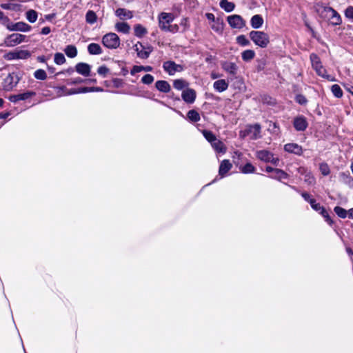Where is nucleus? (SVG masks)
<instances>
[{
  "label": "nucleus",
  "instance_id": "20",
  "mask_svg": "<svg viewBox=\"0 0 353 353\" xmlns=\"http://www.w3.org/2000/svg\"><path fill=\"white\" fill-rule=\"evenodd\" d=\"M213 88L217 92H222L228 89V83L225 79H219L214 83Z\"/></svg>",
  "mask_w": 353,
  "mask_h": 353
},
{
  "label": "nucleus",
  "instance_id": "53",
  "mask_svg": "<svg viewBox=\"0 0 353 353\" xmlns=\"http://www.w3.org/2000/svg\"><path fill=\"white\" fill-rule=\"evenodd\" d=\"M296 100L299 103L302 104V105L305 104L307 102L305 97L303 95L296 96Z\"/></svg>",
  "mask_w": 353,
  "mask_h": 353
},
{
  "label": "nucleus",
  "instance_id": "14",
  "mask_svg": "<svg viewBox=\"0 0 353 353\" xmlns=\"http://www.w3.org/2000/svg\"><path fill=\"white\" fill-rule=\"evenodd\" d=\"M309 203L311 205V207L316 211L319 212L322 216L325 219V221L331 225L332 223V221L330 219L328 213L326 212L325 208L320 205L319 203H317L315 199H310Z\"/></svg>",
  "mask_w": 353,
  "mask_h": 353
},
{
  "label": "nucleus",
  "instance_id": "44",
  "mask_svg": "<svg viewBox=\"0 0 353 353\" xmlns=\"http://www.w3.org/2000/svg\"><path fill=\"white\" fill-rule=\"evenodd\" d=\"M34 77L37 79L44 80L47 77V74L43 70H37L34 72Z\"/></svg>",
  "mask_w": 353,
  "mask_h": 353
},
{
  "label": "nucleus",
  "instance_id": "9",
  "mask_svg": "<svg viewBox=\"0 0 353 353\" xmlns=\"http://www.w3.org/2000/svg\"><path fill=\"white\" fill-rule=\"evenodd\" d=\"M163 68L170 75H174L176 72H180L183 70V65L176 64L172 61H165L163 65Z\"/></svg>",
  "mask_w": 353,
  "mask_h": 353
},
{
  "label": "nucleus",
  "instance_id": "27",
  "mask_svg": "<svg viewBox=\"0 0 353 353\" xmlns=\"http://www.w3.org/2000/svg\"><path fill=\"white\" fill-rule=\"evenodd\" d=\"M115 29L119 32L128 34L130 30V26L125 22H119L115 24Z\"/></svg>",
  "mask_w": 353,
  "mask_h": 353
},
{
  "label": "nucleus",
  "instance_id": "63",
  "mask_svg": "<svg viewBox=\"0 0 353 353\" xmlns=\"http://www.w3.org/2000/svg\"><path fill=\"white\" fill-rule=\"evenodd\" d=\"M348 215L350 218L353 219V208L348 210Z\"/></svg>",
  "mask_w": 353,
  "mask_h": 353
},
{
  "label": "nucleus",
  "instance_id": "10",
  "mask_svg": "<svg viewBox=\"0 0 353 353\" xmlns=\"http://www.w3.org/2000/svg\"><path fill=\"white\" fill-rule=\"evenodd\" d=\"M228 22L232 28L241 29L245 26V21L238 14L229 16Z\"/></svg>",
  "mask_w": 353,
  "mask_h": 353
},
{
  "label": "nucleus",
  "instance_id": "25",
  "mask_svg": "<svg viewBox=\"0 0 353 353\" xmlns=\"http://www.w3.org/2000/svg\"><path fill=\"white\" fill-rule=\"evenodd\" d=\"M257 157L261 161L269 162L273 161V155L267 150H261L257 152Z\"/></svg>",
  "mask_w": 353,
  "mask_h": 353
},
{
  "label": "nucleus",
  "instance_id": "59",
  "mask_svg": "<svg viewBox=\"0 0 353 353\" xmlns=\"http://www.w3.org/2000/svg\"><path fill=\"white\" fill-rule=\"evenodd\" d=\"M207 16V18L209 19V20H212L214 21V16L213 14H211V13H208L206 14Z\"/></svg>",
  "mask_w": 353,
  "mask_h": 353
},
{
  "label": "nucleus",
  "instance_id": "6",
  "mask_svg": "<svg viewBox=\"0 0 353 353\" xmlns=\"http://www.w3.org/2000/svg\"><path fill=\"white\" fill-rule=\"evenodd\" d=\"M174 19V16L173 14L161 12L158 17L159 28L162 30L165 31L168 26L170 25V23L173 21Z\"/></svg>",
  "mask_w": 353,
  "mask_h": 353
},
{
  "label": "nucleus",
  "instance_id": "17",
  "mask_svg": "<svg viewBox=\"0 0 353 353\" xmlns=\"http://www.w3.org/2000/svg\"><path fill=\"white\" fill-rule=\"evenodd\" d=\"M115 14L121 20L130 19L133 17L132 12L125 8H118L115 11Z\"/></svg>",
  "mask_w": 353,
  "mask_h": 353
},
{
  "label": "nucleus",
  "instance_id": "19",
  "mask_svg": "<svg viewBox=\"0 0 353 353\" xmlns=\"http://www.w3.org/2000/svg\"><path fill=\"white\" fill-rule=\"evenodd\" d=\"M284 149L285 151L291 153H294L296 154H301L302 148L300 145L296 143H288L284 146Z\"/></svg>",
  "mask_w": 353,
  "mask_h": 353
},
{
  "label": "nucleus",
  "instance_id": "58",
  "mask_svg": "<svg viewBox=\"0 0 353 353\" xmlns=\"http://www.w3.org/2000/svg\"><path fill=\"white\" fill-rule=\"evenodd\" d=\"M302 196L305 199V200H306V201H308V202H309V200H310V199H312L310 198V194H307V193H306V192H303V193L302 194Z\"/></svg>",
  "mask_w": 353,
  "mask_h": 353
},
{
  "label": "nucleus",
  "instance_id": "50",
  "mask_svg": "<svg viewBox=\"0 0 353 353\" xmlns=\"http://www.w3.org/2000/svg\"><path fill=\"white\" fill-rule=\"evenodd\" d=\"M93 90H94V88H83L79 89L78 90H71L69 92V94H77V93H81V92H90V91H93Z\"/></svg>",
  "mask_w": 353,
  "mask_h": 353
},
{
  "label": "nucleus",
  "instance_id": "32",
  "mask_svg": "<svg viewBox=\"0 0 353 353\" xmlns=\"http://www.w3.org/2000/svg\"><path fill=\"white\" fill-rule=\"evenodd\" d=\"M64 51L66 55L70 58H74L77 54V48L72 45L66 46Z\"/></svg>",
  "mask_w": 353,
  "mask_h": 353
},
{
  "label": "nucleus",
  "instance_id": "36",
  "mask_svg": "<svg viewBox=\"0 0 353 353\" xmlns=\"http://www.w3.org/2000/svg\"><path fill=\"white\" fill-rule=\"evenodd\" d=\"M188 117L190 121L194 122H196L200 120L199 114L194 110H191L188 112Z\"/></svg>",
  "mask_w": 353,
  "mask_h": 353
},
{
  "label": "nucleus",
  "instance_id": "55",
  "mask_svg": "<svg viewBox=\"0 0 353 353\" xmlns=\"http://www.w3.org/2000/svg\"><path fill=\"white\" fill-rule=\"evenodd\" d=\"M212 28L216 32H221L223 27L221 23H217L216 26H212Z\"/></svg>",
  "mask_w": 353,
  "mask_h": 353
},
{
  "label": "nucleus",
  "instance_id": "43",
  "mask_svg": "<svg viewBox=\"0 0 353 353\" xmlns=\"http://www.w3.org/2000/svg\"><path fill=\"white\" fill-rule=\"evenodd\" d=\"M203 134L204 136V137L212 144V142H214L216 138L215 137V135L210 132V131H208V130H203Z\"/></svg>",
  "mask_w": 353,
  "mask_h": 353
},
{
  "label": "nucleus",
  "instance_id": "47",
  "mask_svg": "<svg viewBox=\"0 0 353 353\" xmlns=\"http://www.w3.org/2000/svg\"><path fill=\"white\" fill-rule=\"evenodd\" d=\"M319 170L321 174L324 176H327L330 174V168L326 163H321L319 166Z\"/></svg>",
  "mask_w": 353,
  "mask_h": 353
},
{
  "label": "nucleus",
  "instance_id": "38",
  "mask_svg": "<svg viewBox=\"0 0 353 353\" xmlns=\"http://www.w3.org/2000/svg\"><path fill=\"white\" fill-rule=\"evenodd\" d=\"M334 211L339 217L343 219L345 218L348 214V211L339 206L335 207Z\"/></svg>",
  "mask_w": 353,
  "mask_h": 353
},
{
  "label": "nucleus",
  "instance_id": "5",
  "mask_svg": "<svg viewBox=\"0 0 353 353\" xmlns=\"http://www.w3.org/2000/svg\"><path fill=\"white\" fill-rule=\"evenodd\" d=\"M30 57V52L26 50H14L4 55V59L8 61L14 59H26Z\"/></svg>",
  "mask_w": 353,
  "mask_h": 353
},
{
  "label": "nucleus",
  "instance_id": "45",
  "mask_svg": "<svg viewBox=\"0 0 353 353\" xmlns=\"http://www.w3.org/2000/svg\"><path fill=\"white\" fill-rule=\"evenodd\" d=\"M241 170L243 173H252L254 172V168L251 163H247L243 167L241 168Z\"/></svg>",
  "mask_w": 353,
  "mask_h": 353
},
{
  "label": "nucleus",
  "instance_id": "54",
  "mask_svg": "<svg viewBox=\"0 0 353 353\" xmlns=\"http://www.w3.org/2000/svg\"><path fill=\"white\" fill-rule=\"evenodd\" d=\"M305 181H307L310 184H313L315 181V179L313 176L307 174L306 175Z\"/></svg>",
  "mask_w": 353,
  "mask_h": 353
},
{
  "label": "nucleus",
  "instance_id": "16",
  "mask_svg": "<svg viewBox=\"0 0 353 353\" xmlns=\"http://www.w3.org/2000/svg\"><path fill=\"white\" fill-rule=\"evenodd\" d=\"M196 92L190 88L183 90L182 93V99L188 103H192L195 101Z\"/></svg>",
  "mask_w": 353,
  "mask_h": 353
},
{
  "label": "nucleus",
  "instance_id": "46",
  "mask_svg": "<svg viewBox=\"0 0 353 353\" xmlns=\"http://www.w3.org/2000/svg\"><path fill=\"white\" fill-rule=\"evenodd\" d=\"M345 17L353 22V6H348L344 11Z\"/></svg>",
  "mask_w": 353,
  "mask_h": 353
},
{
  "label": "nucleus",
  "instance_id": "13",
  "mask_svg": "<svg viewBox=\"0 0 353 353\" xmlns=\"http://www.w3.org/2000/svg\"><path fill=\"white\" fill-rule=\"evenodd\" d=\"M134 49L137 52L138 57L141 59H147L152 51V47L145 48L140 42L134 46Z\"/></svg>",
  "mask_w": 353,
  "mask_h": 353
},
{
  "label": "nucleus",
  "instance_id": "49",
  "mask_svg": "<svg viewBox=\"0 0 353 353\" xmlns=\"http://www.w3.org/2000/svg\"><path fill=\"white\" fill-rule=\"evenodd\" d=\"M141 81L145 84H150L154 81V77L151 74H147L142 77Z\"/></svg>",
  "mask_w": 353,
  "mask_h": 353
},
{
  "label": "nucleus",
  "instance_id": "21",
  "mask_svg": "<svg viewBox=\"0 0 353 353\" xmlns=\"http://www.w3.org/2000/svg\"><path fill=\"white\" fill-rule=\"evenodd\" d=\"M232 167V163L229 160L225 159L221 161L219 173L221 176H223Z\"/></svg>",
  "mask_w": 353,
  "mask_h": 353
},
{
  "label": "nucleus",
  "instance_id": "48",
  "mask_svg": "<svg viewBox=\"0 0 353 353\" xmlns=\"http://www.w3.org/2000/svg\"><path fill=\"white\" fill-rule=\"evenodd\" d=\"M35 93L34 92L28 91L23 93L19 94V99L21 100H26L32 96H34Z\"/></svg>",
  "mask_w": 353,
  "mask_h": 353
},
{
  "label": "nucleus",
  "instance_id": "1",
  "mask_svg": "<svg viewBox=\"0 0 353 353\" xmlns=\"http://www.w3.org/2000/svg\"><path fill=\"white\" fill-rule=\"evenodd\" d=\"M321 16L326 19L331 26H339L342 23L341 17L331 7H324L321 11Z\"/></svg>",
  "mask_w": 353,
  "mask_h": 353
},
{
  "label": "nucleus",
  "instance_id": "64",
  "mask_svg": "<svg viewBox=\"0 0 353 353\" xmlns=\"http://www.w3.org/2000/svg\"><path fill=\"white\" fill-rule=\"evenodd\" d=\"M346 250L349 255L352 256L353 254V251L351 248H347Z\"/></svg>",
  "mask_w": 353,
  "mask_h": 353
},
{
  "label": "nucleus",
  "instance_id": "11",
  "mask_svg": "<svg viewBox=\"0 0 353 353\" xmlns=\"http://www.w3.org/2000/svg\"><path fill=\"white\" fill-rule=\"evenodd\" d=\"M261 126L259 124L248 125L243 132V136L249 135L252 139H257L260 137Z\"/></svg>",
  "mask_w": 353,
  "mask_h": 353
},
{
  "label": "nucleus",
  "instance_id": "41",
  "mask_svg": "<svg viewBox=\"0 0 353 353\" xmlns=\"http://www.w3.org/2000/svg\"><path fill=\"white\" fill-rule=\"evenodd\" d=\"M152 70L151 66H141V65H135L133 67L131 73L133 74L134 73L139 72L142 70H145L147 72L151 71Z\"/></svg>",
  "mask_w": 353,
  "mask_h": 353
},
{
  "label": "nucleus",
  "instance_id": "29",
  "mask_svg": "<svg viewBox=\"0 0 353 353\" xmlns=\"http://www.w3.org/2000/svg\"><path fill=\"white\" fill-rule=\"evenodd\" d=\"M134 34L137 37H142L148 33L147 29L141 24H137L134 27Z\"/></svg>",
  "mask_w": 353,
  "mask_h": 353
},
{
  "label": "nucleus",
  "instance_id": "35",
  "mask_svg": "<svg viewBox=\"0 0 353 353\" xmlns=\"http://www.w3.org/2000/svg\"><path fill=\"white\" fill-rule=\"evenodd\" d=\"M188 83L183 79H176L174 81L173 86L175 89L181 90L187 87Z\"/></svg>",
  "mask_w": 353,
  "mask_h": 353
},
{
  "label": "nucleus",
  "instance_id": "62",
  "mask_svg": "<svg viewBox=\"0 0 353 353\" xmlns=\"http://www.w3.org/2000/svg\"><path fill=\"white\" fill-rule=\"evenodd\" d=\"M274 170H275V169H273L272 168H271V167H270V166H267V167H266V171H267L268 172H272L274 174Z\"/></svg>",
  "mask_w": 353,
  "mask_h": 353
},
{
  "label": "nucleus",
  "instance_id": "24",
  "mask_svg": "<svg viewBox=\"0 0 353 353\" xmlns=\"http://www.w3.org/2000/svg\"><path fill=\"white\" fill-rule=\"evenodd\" d=\"M294 126L296 130L303 131L307 128L306 120L302 117H297L294 121Z\"/></svg>",
  "mask_w": 353,
  "mask_h": 353
},
{
  "label": "nucleus",
  "instance_id": "22",
  "mask_svg": "<svg viewBox=\"0 0 353 353\" xmlns=\"http://www.w3.org/2000/svg\"><path fill=\"white\" fill-rule=\"evenodd\" d=\"M250 23L254 29H259L263 24V19L261 15L255 14L251 18Z\"/></svg>",
  "mask_w": 353,
  "mask_h": 353
},
{
  "label": "nucleus",
  "instance_id": "60",
  "mask_svg": "<svg viewBox=\"0 0 353 353\" xmlns=\"http://www.w3.org/2000/svg\"><path fill=\"white\" fill-rule=\"evenodd\" d=\"M219 77H220V75L216 72L211 73V77L213 79H216L219 78Z\"/></svg>",
  "mask_w": 353,
  "mask_h": 353
},
{
  "label": "nucleus",
  "instance_id": "7",
  "mask_svg": "<svg viewBox=\"0 0 353 353\" xmlns=\"http://www.w3.org/2000/svg\"><path fill=\"white\" fill-rule=\"evenodd\" d=\"M19 78L15 73H10L3 81V87L6 90H12L19 82Z\"/></svg>",
  "mask_w": 353,
  "mask_h": 353
},
{
  "label": "nucleus",
  "instance_id": "37",
  "mask_svg": "<svg viewBox=\"0 0 353 353\" xmlns=\"http://www.w3.org/2000/svg\"><path fill=\"white\" fill-rule=\"evenodd\" d=\"M236 40V43L241 46H248L250 45V41L245 35L241 34L238 36Z\"/></svg>",
  "mask_w": 353,
  "mask_h": 353
},
{
  "label": "nucleus",
  "instance_id": "42",
  "mask_svg": "<svg viewBox=\"0 0 353 353\" xmlns=\"http://www.w3.org/2000/svg\"><path fill=\"white\" fill-rule=\"evenodd\" d=\"M272 176L278 179H286L288 175L283 170L279 169H275L274 170V174H272Z\"/></svg>",
  "mask_w": 353,
  "mask_h": 353
},
{
  "label": "nucleus",
  "instance_id": "30",
  "mask_svg": "<svg viewBox=\"0 0 353 353\" xmlns=\"http://www.w3.org/2000/svg\"><path fill=\"white\" fill-rule=\"evenodd\" d=\"M220 6L222 9H223L225 11L228 12H232L235 8L234 3L232 2H230L228 0L221 1Z\"/></svg>",
  "mask_w": 353,
  "mask_h": 353
},
{
  "label": "nucleus",
  "instance_id": "15",
  "mask_svg": "<svg viewBox=\"0 0 353 353\" xmlns=\"http://www.w3.org/2000/svg\"><path fill=\"white\" fill-rule=\"evenodd\" d=\"M222 68L228 73L235 75L238 70V66L235 63L223 61L221 63Z\"/></svg>",
  "mask_w": 353,
  "mask_h": 353
},
{
  "label": "nucleus",
  "instance_id": "3",
  "mask_svg": "<svg viewBox=\"0 0 353 353\" xmlns=\"http://www.w3.org/2000/svg\"><path fill=\"white\" fill-rule=\"evenodd\" d=\"M310 60L312 68L315 70L318 75L330 81H334V79L327 73L325 68L321 64L320 59L316 54H312L310 55Z\"/></svg>",
  "mask_w": 353,
  "mask_h": 353
},
{
  "label": "nucleus",
  "instance_id": "40",
  "mask_svg": "<svg viewBox=\"0 0 353 353\" xmlns=\"http://www.w3.org/2000/svg\"><path fill=\"white\" fill-rule=\"evenodd\" d=\"M54 63L57 65H62L65 62V58L62 53L57 52L54 54Z\"/></svg>",
  "mask_w": 353,
  "mask_h": 353
},
{
  "label": "nucleus",
  "instance_id": "4",
  "mask_svg": "<svg viewBox=\"0 0 353 353\" xmlns=\"http://www.w3.org/2000/svg\"><path fill=\"white\" fill-rule=\"evenodd\" d=\"M103 44L110 49H116L120 45L119 37L115 33H108L105 34L102 39Z\"/></svg>",
  "mask_w": 353,
  "mask_h": 353
},
{
  "label": "nucleus",
  "instance_id": "51",
  "mask_svg": "<svg viewBox=\"0 0 353 353\" xmlns=\"http://www.w3.org/2000/svg\"><path fill=\"white\" fill-rule=\"evenodd\" d=\"M108 72H109L108 68L104 65L100 66L97 70L98 74L103 77H105L108 74Z\"/></svg>",
  "mask_w": 353,
  "mask_h": 353
},
{
  "label": "nucleus",
  "instance_id": "31",
  "mask_svg": "<svg viewBox=\"0 0 353 353\" xmlns=\"http://www.w3.org/2000/svg\"><path fill=\"white\" fill-rule=\"evenodd\" d=\"M88 50L91 54H99L101 53V48L97 43H90L88 47Z\"/></svg>",
  "mask_w": 353,
  "mask_h": 353
},
{
  "label": "nucleus",
  "instance_id": "28",
  "mask_svg": "<svg viewBox=\"0 0 353 353\" xmlns=\"http://www.w3.org/2000/svg\"><path fill=\"white\" fill-rule=\"evenodd\" d=\"M255 57V52L253 50H245L241 52L242 59L248 62L252 60Z\"/></svg>",
  "mask_w": 353,
  "mask_h": 353
},
{
  "label": "nucleus",
  "instance_id": "12",
  "mask_svg": "<svg viewBox=\"0 0 353 353\" xmlns=\"http://www.w3.org/2000/svg\"><path fill=\"white\" fill-rule=\"evenodd\" d=\"M6 28L10 31H21V32H29L31 30V26L25 22H17L15 23H8L6 25Z\"/></svg>",
  "mask_w": 353,
  "mask_h": 353
},
{
  "label": "nucleus",
  "instance_id": "8",
  "mask_svg": "<svg viewBox=\"0 0 353 353\" xmlns=\"http://www.w3.org/2000/svg\"><path fill=\"white\" fill-rule=\"evenodd\" d=\"M25 38L26 36L23 34L13 33L5 39L4 43L6 46L13 47L22 43L25 40Z\"/></svg>",
  "mask_w": 353,
  "mask_h": 353
},
{
  "label": "nucleus",
  "instance_id": "52",
  "mask_svg": "<svg viewBox=\"0 0 353 353\" xmlns=\"http://www.w3.org/2000/svg\"><path fill=\"white\" fill-rule=\"evenodd\" d=\"M179 26L176 25V24H174V25H172L170 24L169 26H168V28L166 29L165 31L167 32H172V33H175V32H177L179 31Z\"/></svg>",
  "mask_w": 353,
  "mask_h": 353
},
{
  "label": "nucleus",
  "instance_id": "26",
  "mask_svg": "<svg viewBox=\"0 0 353 353\" xmlns=\"http://www.w3.org/2000/svg\"><path fill=\"white\" fill-rule=\"evenodd\" d=\"M157 90L163 92H168L170 90V84L165 81H157L155 83Z\"/></svg>",
  "mask_w": 353,
  "mask_h": 353
},
{
  "label": "nucleus",
  "instance_id": "39",
  "mask_svg": "<svg viewBox=\"0 0 353 353\" xmlns=\"http://www.w3.org/2000/svg\"><path fill=\"white\" fill-rule=\"evenodd\" d=\"M331 90L333 94L337 98H341L343 96V91L337 84L333 85L331 88Z\"/></svg>",
  "mask_w": 353,
  "mask_h": 353
},
{
  "label": "nucleus",
  "instance_id": "34",
  "mask_svg": "<svg viewBox=\"0 0 353 353\" xmlns=\"http://www.w3.org/2000/svg\"><path fill=\"white\" fill-rule=\"evenodd\" d=\"M27 20L30 23H34L37 19V12L34 10H29L26 13Z\"/></svg>",
  "mask_w": 353,
  "mask_h": 353
},
{
  "label": "nucleus",
  "instance_id": "23",
  "mask_svg": "<svg viewBox=\"0 0 353 353\" xmlns=\"http://www.w3.org/2000/svg\"><path fill=\"white\" fill-rule=\"evenodd\" d=\"M211 145L216 152L222 154H225L226 152V146L221 141L216 139Z\"/></svg>",
  "mask_w": 353,
  "mask_h": 353
},
{
  "label": "nucleus",
  "instance_id": "33",
  "mask_svg": "<svg viewBox=\"0 0 353 353\" xmlns=\"http://www.w3.org/2000/svg\"><path fill=\"white\" fill-rule=\"evenodd\" d=\"M97 16L96 13L92 10H89L85 14L86 22L90 24H93L97 21Z\"/></svg>",
  "mask_w": 353,
  "mask_h": 353
},
{
  "label": "nucleus",
  "instance_id": "2",
  "mask_svg": "<svg viewBox=\"0 0 353 353\" xmlns=\"http://www.w3.org/2000/svg\"><path fill=\"white\" fill-rule=\"evenodd\" d=\"M249 37L256 46L262 48H266L270 43V37L265 32L252 30L250 32Z\"/></svg>",
  "mask_w": 353,
  "mask_h": 353
},
{
  "label": "nucleus",
  "instance_id": "18",
  "mask_svg": "<svg viewBox=\"0 0 353 353\" xmlns=\"http://www.w3.org/2000/svg\"><path fill=\"white\" fill-rule=\"evenodd\" d=\"M76 71L85 77H88L90 73V66L85 63H79L76 65Z\"/></svg>",
  "mask_w": 353,
  "mask_h": 353
},
{
  "label": "nucleus",
  "instance_id": "61",
  "mask_svg": "<svg viewBox=\"0 0 353 353\" xmlns=\"http://www.w3.org/2000/svg\"><path fill=\"white\" fill-rule=\"evenodd\" d=\"M55 17V14H48L46 16V19L47 20H51L52 19H53L54 17Z\"/></svg>",
  "mask_w": 353,
  "mask_h": 353
},
{
  "label": "nucleus",
  "instance_id": "57",
  "mask_svg": "<svg viewBox=\"0 0 353 353\" xmlns=\"http://www.w3.org/2000/svg\"><path fill=\"white\" fill-rule=\"evenodd\" d=\"M10 100L13 102L21 101V99H19V94L12 96L10 97Z\"/></svg>",
  "mask_w": 353,
  "mask_h": 353
},
{
  "label": "nucleus",
  "instance_id": "56",
  "mask_svg": "<svg viewBox=\"0 0 353 353\" xmlns=\"http://www.w3.org/2000/svg\"><path fill=\"white\" fill-rule=\"evenodd\" d=\"M50 32V28L49 27H44L41 29V33L42 34H48Z\"/></svg>",
  "mask_w": 353,
  "mask_h": 353
}]
</instances>
